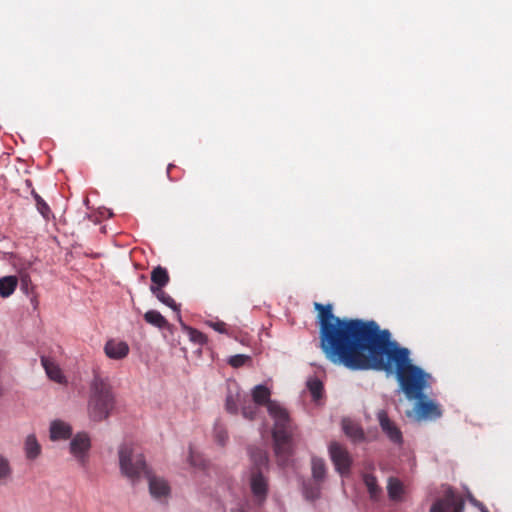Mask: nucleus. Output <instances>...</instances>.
I'll return each instance as SVG.
<instances>
[{"label":"nucleus","mask_w":512,"mask_h":512,"mask_svg":"<svg viewBox=\"0 0 512 512\" xmlns=\"http://www.w3.org/2000/svg\"><path fill=\"white\" fill-rule=\"evenodd\" d=\"M261 407V405H258L252 400H249L248 396H246L239 411L245 420L254 421L260 416Z\"/></svg>","instance_id":"18"},{"label":"nucleus","mask_w":512,"mask_h":512,"mask_svg":"<svg viewBox=\"0 0 512 512\" xmlns=\"http://www.w3.org/2000/svg\"><path fill=\"white\" fill-rule=\"evenodd\" d=\"M209 327L220 334H227L226 324L223 321H208L206 322Z\"/></svg>","instance_id":"34"},{"label":"nucleus","mask_w":512,"mask_h":512,"mask_svg":"<svg viewBox=\"0 0 512 512\" xmlns=\"http://www.w3.org/2000/svg\"><path fill=\"white\" fill-rule=\"evenodd\" d=\"M150 291L162 304L168 306L172 310H177L178 304L169 294L163 291V288H150Z\"/></svg>","instance_id":"26"},{"label":"nucleus","mask_w":512,"mask_h":512,"mask_svg":"<svg viewBox=\"0 0 512 512\" xmlns=\"http://www.w3.org/2000/svg\"><path fill=\"white\" fill-rule=\"evenodd\" d=\"M307 387L314 401H318L322 398L323 384L318 378L309 379Z\"/></svg>","instance_id":"29"},{"label":"nucleus","mask_w":512,"mask_h":512,"mask_svg":"<svg viewBox=\"0 0 512 512\" xmlns=\"http://www.w3.org/2000/svg\"><path fill=\"white\" fill-rule=\"evenodd\" d=\"M143 478L147 479L148 481L149 492L152 498L161 503L166 502L170 495V487L167 481L163 478L155 476L151 469Z\"/></svg>","instance_id":"9"},{"label":"nucleus","mask_w":512,"mask_h":512,"mask_svg":"<svg viewBox=\"0 0 512 512\" xmlns=\"http://www.w3.org/2000/svg\"><path fill=\"white\" fill-rule=\"evenodd\" d=\"M106 356L113 360L125 358L129 353V346L125 341L108 340L104 345Z\"/></svg>","instance_id":"14"},{"label":"nucleus","mask_w":512,"mask_h":512,"mask_svg":"<svg viewBox=\"0 0 512 512\" xmlns=\"http://www.w3.org/2000/svg\"><path fill=\"white\" fill-rule=\"evenodd\" d=\"M31 195L36 202L37 211L45 220H49L52 212L47 202L35 190H32Z\"/></svg>","instance_id":"27"},{"label":"nucleus","mask_w":512,"mask_h":512,"mask_svg":"<svg viewBox=\"0 0 512 512\" xmlns=\"http://www.w3.org/2000/svg\"><path fill=\"white\" fill-rule=\"evenodd\" d=\"M172 167H174V165H173V164H171V163H170V164H168V167H167V175H168V176H169V173H170V169H171Z\"/></svg>","instance_id":"38"},{"label":"nucleus","mask_w":512,"mask_h":512,"mask_svg":"<svg viewBox=\"0 0 512 512\" xmlns=\"http://www.w3.org/2000/svg\"><path fill=\"white\" fill-rule=\"evenodd\" d=\"M318 312L320 348L334 364L350 370L384 371L395 374L409 400L420 398L431 387L432 376L410 359V350L391 340L387 329L371 320L340 318L333 305L314 303Z\"/></svg>","instance_id":"1"},{"label":"nucleus","mask_w":512,"mask_h":512,"mask_svg":"<svg viewBox=\"0 0 512 512\" xmlns=\"http://www.w3.org/2000/svg\"><path fill=\"white\" fill-rule=\"evenodd\" d=\"M417 400L414 411L418 420H436L442 416V409L438 403L427 398L425 393Z\"/></svg>","instance_id":"7"},{"label":"nucleus","mask_w":512,"mask_h":512,"mask_svg":"<svg viewBox=\"0 0 512 512\" xmlns=\"http://www.w3.org/2000/svg\"><path fill=\"white\" fill-rule=\"evenodd\" d=\"M40 361H41L42 367L45 370L47 377L50 380H52L56 383H59V384H64L67 382V379H66L65 375L62 373L61 368L59 367V365L56 363V361L53 358L46 356V355H42L40 357Z\"/></svg>","instance_id":"13"},{"label":"nucleus","mask_w":512,"mask_h":512,"mask_svg":"<svg viewBox=\"0 0 512 512\" xmlns=\"http://www.w3.org/2000/svg\"><path fill=\"white\" fill-rule=\"evenodd\" d=\"M173 311L176 313L177 321L179 322L180 326L182 327V323H184V322H183L182 316H181L180 305H177V310H173Z\"/></svg>","instance_id":"37"},{"label":"nucleus","mask_w":512,"mask_h":512,"mask_svg":"<svg viewBox=\"0 0 512 512\" xmlns=\"http://www.w3.org/2000/svg\"><path fill=\"white\" fill-rule=\"evenodd\" d=\"M343 430L353 442H361L365 438L363 429L351 420L343 421Z\"/></svg>","instance_id":"21"},{"label":"nucleus","mask_w":512,"mask_h":512,"mask_svg":"<svg viewBox=\"0 0 512 512\" xmlns=\"http://www.w3.org/2000/svg\"><path fill=\"white\" fill-rule=\"evenodd\" d=\"M18 284L16 276L9 275L0 278V296L2 298H8L11 296Z\"/></svg>","instance_id":"22"},{"label":"nucleus","mask_w":512,"mask_h":512,"mask_svg":"<svg viewBox=\"0 0 512 512\" xmlns=\"http://www.w3.org/2000/svg\"><path fill=\"white\" fill-rule=\"evenodd\" d=\"M213 431L216 442L219 445L224 446L228 441V433L224 425L219 420L215 422Z\"/></svg>","instance_id":"30"},{"label":"nucleus","mask_w":512,"mask_h":512,"mask_svg":"<svg viewBox=\"0 0 512 512\" xmlns=\"http://www.w3.org/2000/svg\"><path fill=\"white\" fill-rule=\"evenodd\" d=\"M91 438L85 431L77 432L70 438L68 450L71 456L81 466L85 467L91 450Z\"/></svg>","instance_id":"5"},{"label":"nucleus","mask_w":512,"mask_h":512,"mask_svg":"<svg viewBox=\"0 0 512 512\" xmlns=\"http://www.w3.org/2000/svg\"><path fill=\"white\" fill-rule=\"evenodd\" d=\"M248 454L253 464L251 471H262L263 468H267L268 456L262 448L249 446Z\"/></svg>","instance_id":"16"},{"label":"nucleus","mask_w":512,"mask_h":512,"mask_svg":"<svg viewBox=\"0 0 512 512\" xmlns=\"http://www.w3.org/2000/svg\"><path fill=\"white\" fill-rule=\"evenodd\" d=\"M329 454L336 471L341 476L349 475L353 460L348 450L340 443L332 442L329 445Z\"/></svg>","instance_id":"6"},{"label":"nucleus","mask_w":512,"mask_h":512,"mask_svg":"<svg viewBox=\"0 0 512 512\" xmlns=\"http://www.w3.org/2000/svg\"><path fill=\"white\" fill-rule=\"evenodd\" d=\"M320 485L319 484H305L304 485V496L306 499L314 501L320 497Z\"/></svg>","instance_id":"32"},{"label":"nucleus","mask_w":512,"mask_h":512,"mask_svg":"<svg viewBox=\"0 0 512 512\" xmlns=\"http://www.w3.org/2000/svg\"><path fill=\"white\" fill-rule=\"evenodd\" d=\"M463 508V501L449 492L443 499L437 500L432 505L430 512H462Z\"/></svg>","instance_id":"12"},{"label":"nucleus","mask_w":512,"mask_h":512,"mask_svg":"<svg viewBox=\"0 0 512 512\" xmlns=\"http://www.w3.org/2000/svg\"><path fill=\"white\" fill-rule=\"evenodd\" d=\"M182 330L187 334L189 340L195 345L203 346L208 341L205 334L185 323H182Z\"/></svg>","instance_id":"24"},{"label":"nucleus","mask_w":512,"mask_h":512,"mask_svg":"<svg viewBox=\"0 0 512 512\" xmlns=\"http://www.w3.org/2000/svg\"><path fill=\"white\" fill-rule=\"evenodd\" d=\"M9 261L15 268L19 270V272H22L24 269L28 268L31 265L30 263H28L27 266L20 265V259L13 253H9Z\"/></svg>","instance_id":"35"},{"label":"nucleus","mask_w":512,"mask_h":512,"mask_svg":"<svg viewBox=\"0 0 512 512\" xmlns=\"http://www.w3.org/2000/svg\"><path fill=\"white\" fill-rule=\"evenodd\" d=\"M362 478L370 497L372 499L378 498L381 493V488L377 483V478L369 473H364Z\"/></svg>","instance_id":"25"},{"label":"nucleus","mask_w":512,"mask_h":512,"mask_svg":"<svg viewBox=\"0 0 512 512\" xmlns=\"http://www.w3.org/2000/svg\"><path fill=\"white\" fill-rule=\"evenodd\" d=\"M246 396L247 395L242 393L238 387L235 391L229 389L225 398V410L227 413L231 415H237L239 413V407L241 408V405Z\"/></svg>","instance_id":"15"},{"label":"nucleus","mask_w":512,"mask_h":512,"mask_svg":"<svg viewBox=\"0 0 512 512\" xmlns=\"http://www.w3.org/2000/svg\"><path fill=\"white\" fill-rule=\"evenodd\" d=\"M116 405V398L107 377L94 372L89 384L87 414L92 422H102L109 418Z\"/></svg>","instance_id":"3"},{"label":"nucleus","mask_w":512,"mask_h":512,"mask_svg":"<svg viewBox=\"0 0 512 512\" xmlns=\"http://www.w3.org/2000/svg\"><path fill=\"white\" fill-rule=\"evenodd\" d=\"M119 467L124 475L134 485L139 482L150 470L145 457L129 444H122L118 448Z\"/></svg>","instance_id":"4"},{"label":"nucleus","mask_w":512,"mask_h":512,"mask_svg":"<svg viewBox=\"0 0 512 512\" xmlns=\"http://www.w3.org/2000/svg\"><path fill=\"white\" fill-rule=\"evenodd\" d=\"M144 320L158 329H170V324L166 318L157 310L151 309L146 311Z\"/></svg>","instance_id":"19"},{"label":"nucleus","mask_w":512,"mask_h":512,"mask_svg":"<svg viewBox=\"0 0 512 512\" xmlns=\"http://www.w3.org/2000/svg\"><path fill=\"white\" fill-rule=\"evenodd\" d=\"M23 449L28 460H35L40 456L42 448L35 434H29L25 438Z\"/></svg>","instance_id":"17"},{"label":"nucleus","mask_w":512,"mask_h":512,"mask_svg":"<svg viewBox=\"0 0 512 512\" xmlns=\"http://www.w3.org/2000/svg\"><path fill=\"white\" fill-rule=\"evenodd\" d=\"M73 436V428L69 422L54 419L49 425V438L53 442L67 441Z\"/></svg>","instance_id":"11"},{"label":"nucleus","mask_w":512,"mask_h":512,"mask_svg":"<svg viewBox=\"0 0 512 512\" xmlns=\"http://www.w3.org/2000/svg\"><path fill=\"white\" fill-rule=\"evenodd\" d=\"M13 468L10 460L0 453V486L6 485L12 479Z\"/></svg>","instance_id":"23"},{"label":"nucleus","mask_w":512,"mask_h":512,"mask_svg":"<svg viewBox=\"0 0 512 512\" xmlns=\"http://www.w3.org/2000/svg\"><path fill=\"white\" fill-rule=\"evenodd\" d=\"M249 484L255 503L259 506L263 505L269 490L268 479L263 475L262 471H251Z\"/></svg>","instance_id":"8"},{"label":"nucleus","mask_w":512,"mask_h":512,"mask_svg":"<svg viewBox=\"0 0 512 512\" xmlns=\"http://www.w3.org/2000/svg\"><path fill=\"white\" fill-rule=\"evenodd\" d=\"M271 389L263 383L250 390L251 400L262 407L265 406L273 420V450L280 467L288 465V410L277 400L271 399Z\"/></svg>","instance_id":"2"},{"label":"nucleus","mask_w":512,"mask_h":512,"mask_svg":"<svg viewBox=\"0 0 512 512\" xmlns=\"http://www.w3.org/2000/svg\"><path fill=\"white\" fill-rule=\"evenodd\" d=\"M231 512H246V511H244L242 509H232Z\"/></svg>","instance_id":"39"},{"label":"nucleus","mask_w":512,"mask_h":512,"mask_svg":"<svg viewBox=\"0 0 512 512\" xmlns=\"http://www.w3.org/2000/svg\"><path fill=\"white\" fill-rule=\"evenodd\" d=\"M326 466L322 459L313 458L312 459V474L314 479L317 481H322L325 477Z\"/></svg>","instance_id":"31"},{"label":"nucleus","mask_w":512,"mask_h":512,"mask_svg":"<svg viewBox=\"0 0 512 512\" xmlns=\"http://www.w3.org/2000/svg\"><path fill=\"white\" fill-rule=\"evenodd\" d=\"M377 418L382 431L387 435L391 442L401 444L403 441L402 432L398 426L388 417L384 410L377 413Z\"/></svg>","instance_id":"10"},{"label":"nucleus","mask_w":512,"mask_h":512,"mask_svg":"<svg viewBox=\"0 0 512 512\" xmlns=\"http://www.w3.org/2000/svg\"><path fill=\"white\" fill-rule=\"evenodd\" d=\"M248 360H250L249 355L235 354L229 357L228 363L234 368H239L243 366Z\"/></svg>","instance_id":"33"},{"label":"nucleus","mask_w":512,"mask_h":512,"mask_svg":"<svg viewBox=\"0 0 512 512\" xmlns=\"http://www.w3.org/2000/svg\"><path fill=\"white\" fill-rule=\"evenodd\" d=\"M30 285H31V280H30L29 276L27 274L22 275L21 284H20L21 291L28 295L29 290H30Z\"/></svg>","instance_id":"36"},{"label":"nucleus","mask_w":512,"mask_h":512,"mask_svg":"<svg viewBox=\"0 0 512 512\" xmlns=\"http://www.w3.org/2000/svg\"><path fill=\"white\" fill-rule=\"evenodd\" d=\"M170 277L166 268L158 265L151 272L152 284L150 288H163L169 283Z\"/></svg>","instance_id":"20"},{"label":"nucleus","mask_w":512,"mask_h":512,"mask_svg":"<svg viewBox=\"0 0 512 512\" xmlns=\"http://www.w3.org/2000/svg\"><path fill=\"white\" fill-rule=\"evenodd\" d=\"M190 463H191L192 465H196V463H194V462H193L192 456H190Z\"/></svg>","instance_id":"40"},{"label":"nucleus","mask_w":512,"mask_h":512,"mask_svg":"<svg viewBox=\"0 0 512 512\" xmlns=\"http://www.w3.org/2000/svg\"><path fill=\"white\" fill-rule=\"evenodd\" d=\"M387 490L388 495L392 500H398L403 494V485L397 478H390Z\"/></svg>","instance_id":"28"}]
</instances>
